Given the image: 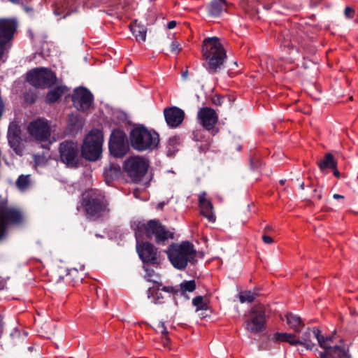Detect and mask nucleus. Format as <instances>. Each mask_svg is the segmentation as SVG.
I'll return each mask as SVG.
<instances>
[{"label":"nucleus","mask_w":358,"mask_h":358,"mask_svg":"<svg viewBox=\"0 0 358 358\" xmlns=\"http://www.w3.org/2000/svg\"><path fill=\"white\" fill-rule=\"evenodd\" d=\"M149 168L150 160L141 155H131L123 162V171L129 181L145 187L150 185L153 177Z\"/></svg>","instance_id":"1"},{"label":"nucleus","mask_w":358,"mask_h":358,"mask_svg":"<svg viewBox=\"0 0 358 358\" xmlns=\"http://www.w3.org/2000/svg\"><path fill=\"white\" fill-rule=\"evenodd\" d=\"M203 66L210 73H215L227 58V52L217 36L204 38L201 45Z\"/></svg>","instance_id":"2"},{"label":"nucleus","mask_w":358,"mask_h":358,"mask_svg":"<svg viewBox=\"0 0 358 358\" xmlns=\"http://www.w3.org/2000/svg\"><path fill=\"white\" fill-rule=\"evenodd\" d=\"M130 146L138 152L157 148L159 144V134L148 129L143 124H135L129 136Z\"/></svg>","instance_id":"3"},{"label":"nucleus","mask_w":358,"mask_h":358,"mask_svg":"<svg viewBox=\"0 0 358 358\" xmlns=\"http://www.w3.org/2000/svg\"><path fill=\"white\" fill-rule=\"evenodd\" d=\"M104 133L103 128H92L85 134L80 146L81 157L90 162H96L102 157Z\"/></svg>","instance_id":"4"},{"label":"nucleus","mask_w":358,"mask_h":358,"mask_svg":"<svg viewBox=\"0 0 358 358\" xmlns=\"http://www.w3.org/2000/svg\"><path fill=\"white\" fill-rule=\"evenodd\" d=\"M168 258L173 266L178 270H184L188 263L194 264L196 260V250L189 241H182L181 243H172L168 248Z\"/></svg>","instance_id":"5"},{"label":"nucleus","mask_w":358,"mask_h":358,"mask_svg":"<svg viewBox=\"0 0 358 358\" xmlns=\"http://www.w3.org/2000/svg\"><path fill=\"white\" fill-rule=\"evenodd\" d=\"M59 161L67 168L78 169L84 166L83 157H81V146L78 141L65 140L59 145Z\"/></svg>","instance_id":"6"},{"label":"nucleus","mask_w":358,"mask_h":358,"mask_svg":"<svg viewBox=\"0 0 358 358\" xmlns=\"http://www.w3.org/2000/svg\"><path fill=\"white\" fill-rule=\"evenodd\" d=\"M57 80L55 72L47 67H36L26 74V81L36 89L51 88Z\"/></svg>","instance_id":"7"},{"label":"nucleus","mask_w":358,"mask_h":358,"mask_svg":"<svg viewBox=\"0 0 358 358\" xmlns=\"http://www.w3.org/2000/svg\"><path fill=\"white\" fill-rule=\"evenodd\" d=\"M138 231H143L149 239L155 238L156 243L165 245L169 238H173V233L169 231L158 220H150L147 224H139Z\"/></svg>","instance_id":"8"},{"label":"nucleus","mask_w":358,"mask_h":358,"mask_svg":"<svg viewBox=\"0 0 358 358\" xmlns=\"http://www.w3.org/2000/svg\"><path fill=\"white\" fill-rule=\"evenodd\" d=\"M129 139L120 128L111 131L108 141L109 155L114 158H123L130 150Z\"/></svg>","instance_id":"9"},{"label":"nucleus","mask_w":358,"mask_h":358,"mask_svg":"<svg viewBox=\"0 0 358 358\" xmlns=\"http://www.w3.org/2000/svg\"><path fill=\"white\" fill-rule=\"evenodd\" d=\"M317 337L320 346L324 349L319 352L318 358H352L349 348L345 345H329L328 342L331 341V337L324 338L320 331H317Z\"/></svg>","instance_id":"10"},{"label":"nucleus","mask_w":358,"mask_h":358,"mask_svg":"<svg viewBox=\"0 0 358 358\" xmlns=\"http://www.w3.org/2000/svg\"><path fill=\"white\" fill-rule=\"evenodd\" d=\"M0 203V239L4 237L7 228L10 225H20L23 223L24 219L20 210L8 208Z\"/></svg>","instance_id":"11"},{"label":"nucleus","mask_w":358,"mask_h":358,"mask_svg":"<svg viewBox=\"0 0 358 358\" xmlns=\"http://www.w3.org/2000/svg\"><path fill=\"white\" fill-rule=\"evenodd\" d=\"M250 319L245 321V329L256 334L266 329V308L262 304L254 306L250 311Z\"/></svg>","instance_id":"12"},{"label":"nucleus","mask_w":358,"mask_h":358,"mask_svg":"<svg viewBox=\"0 0 358 358\" xmlns=\"http://www.w3.org/2000/svg\"><path fill=\"white\" fill-rule=\"evenodd\" d=\"M16 18H0V59L2 58L6 43L11 41L17 29Z\"/></svg>","instance_id":"13"},{"label":"nucleus","mask_w":358,"mask_h":358,"mask_svg":"<svg viewBox=\"0 0 358 358\" xmlns=\"http://www.w3.org/2000/svg\"><path fill=\"white\" fill-rule=\"evenodd\" d=\"M27 132L36 141L45 142L51 136V127L45 119L38 117L29 123Z\"/></svg>","instance_id":"14"},{"label":"nucleus","mask_w":358,"mask_h":358,"mask_svg":"<svg viewBox=\"0 0 358 358\" xmlns=\"http://www.w3.org/2000/svg\"><path fill=\"white\" fill-rule=\"evenodd\" d=\"M73 106L80 112L88 110L94 102L92 93L85 87L79 86L73 90L71 96Z\"/></svg>","instance_id":"15"},{"label":"nucleus","mask_w":358,"mask_h":358,"mask_svg":"<svg viewBox=\"0 0 358 358\" xmlns=\"http://www.w3.org/2000/svg\"><path fill=\"white\" fill-rule=\"evenodd\" d=\"M136 251L144 264L152 265H158L159 264L157 249L151 243L148 241L140 243L137 241Z\"/></svg>","instance_id":"16"},{"label":"nucleus","mask_w":358,"mask_h":358,"mask_svg":"<svg viewBox=\"0 0 358 358\" xmlns=\"http://www.w3.org/2000/svg\"><path fill=\"white\" fill-rule=\"evenodd\" d=\"M199 123L206 130H212L213 135L218 132V129H215V125L218 121V116L215 110L210 107H202L197 115Z\"/></svg>","instance_id":"17"},{"label":"nucleus","mask_w":358,"mask_h":358,"mask_svg":"<svg viewBox=\"0 0 358 358\" xmlns=\"http://www.w3.org/2000/svg\"><path fill=\"white\" fill-rule=\"evenodd\" d=\"M85 124V119L80 114L71 113L67 115L64 133L65 136L75 138L83 130Z\"/></svg>","instance_id":"18"},{"label":"nucleus","mask_w":358,"mask_h":358,"mask_svg":"<svg viewBox=\"0 0 358 358\" xmlns=\"http://www.w3.org/2000/svg\"><path fill=\"white\" fill-rule=\"evenodd\" d=\"M164 116L167 125L171 129H175L182 124L185 113L182 109L173 106L164 109Z\"/></svg>","instance_id":"19"},{"label":"nucleus","mask_w":358,"mask_h":358,"mask_svg":"<svg viewBox=\"0 0 358 358\" xmlns=\"http://www.w3.org/2000/svg\"><path fill=\"white\" fill-rule=\"evenodd\" d=\"M21 129L17 123L12 122L8 129V144L11 148L13 149L14 152L19 156L23 155V150L20 147V144L22 141L21 138Z\"/></svg>","instance_id":"20"},{"label":"nucleus","mask_w":358,"mask_h":358,"mask_svg":"<svg viewBox=\"0 0 358 358\" xmlns=\"http://www.w3.org/2000/svg\"><path fill=\"white\" fill-rule=\"evenodd\" d=\"M317 331L321 333L318 328H313L311 329L310 327L307 328L302 332L301 336L295 337L294 341L291 343V345H302L308 350H312L315 347V343L313 342L312 338H315L317 340Z\"/></svg>","instance_id":"21"},{"label":"nucleus","mask_w":358,"mask_h":358,"mask_svg":"<svg viewBox=\"0 0 358 358\" xmlns=\"http://www.w3.org/2000/svg\"><path fill=\"white\" fill-rule=\"evenodd\" d=\"M69 91V88L64 85H58L57 84L51 87L46 94L45 102L48 104H54L61 101L62 96Z\"/></svg>","instance_id":"22"},{"label":"nucleus","mask_w":358,"mask_h":358,"mask_svg":"<svg viewBox=\"0 0 358 358\" xmlns=\"http://www.w3.org/2000/svg\"><path fill=\"white\" fill-rule=\"evenodd\" d=\"M123 174H124L123 167L121 168L119 164L113 162H110L103 172L104 180L107 185H110L113 181L118 180Z\"/></svg>","instance_id":"23"},{"label":"nucleus","mask_w":358,"mask_h":358,"mask_svg":"<svg viewBox=\"0 0 358 358\" xmlns=\"http://www.w3.org/2000/svg\"><path fill=\"white\" fill-rule=\"evenodd\" d=\"M83 208L85 215L88 217H97L101 215V213L106 208L105 203H81L80 206H78V210Z\"/></svg>","instance_id":"24"},{"label":"nucleus","mask_w":358,"mask_h":358,"mask_svg":"<svg viewBox=\"0 0 358 358\" xmlns=\"http://www.w3.org/2000/svg\"><path fill=\"white\" fill-rule=\"evenodd\" d=\"M157 286L149 287L147 290L148 298L151 299L155 304H162L164 303V296L159 292L160 287L162 286L161 282H155Z\"/></svg>","instance_id":"25"},{"label":"nucleus","mask_w":358,"mask_h":358,"mask_svg":"<svg viewBox=\"0 0 358 358\" xmlns=\"http://www.w3.org/2000/svg\"><path fill=\"white\" fill-rule=\"evenodd\" d=\"M317 165L322 172L325 170L331 169L338 166V162L331 152L324 154L323 159L317 162Z\"/></svg>","instance_id":"26"},{"label":"nucleus","mask_w":358,"mask_h":358,"mask_svg":"<svg viewBox=\"0 0 358 358\" xmlns=\"http://www.w3.org/2000/svg\"><path fill=\"white\" fill-rule=\"evenodd\" d=\"M105 196L101 190L89 189L82 194L81 201H103Z\"/></svg>","instance_id":"27"},{"label":"nucleus","mask_w":358,"mask_h":358,"mask_svg":"<svg viewBox=\"0 0 358 358\" xmlns=\"http://www.w3.org/2000/svg\"><path fill=\"white\" fill-rule=\"evenodd\" d=\"M287 324L295 332H299L301 327L304 326L301 317L292 313H287L285 315Z\"/></svg>","instance_id":"28"},{"label":"nucleus","mask_w":358,"mask_h":358,"mask_svg":"<svg viewBox=\"0 0 358 358\" xmlns=\"http://www.w3.org/2000/svg\"><path fill=\"white\" fill-rule=\"evenodd\" d=\"M201 214L205 217L208 222L214 223L216 221V216L212 203H199Z\"/></svg>","instance_id":"29"},{"label":"nucleus","mask_w":358,"mask_h":358,"mask_svg":"<svg viewBox=\"0 0 358 358\" xmlns=\"http://www.w3.org/2000/svg\"><path fill=\"white\" fill-rule=\"evenodd\" d=\"M137 22L138 20H135L130 23V31L132 32L134 35H135L137 41H139L140 40L145 41L146 38L147 29L143 26H141L140 24L137 25Z\"/></svg>","instance_id":"30"},{"label":"nucleus","mask_w":358,"mask_h":358,"mask_svg":"<svg viewBox=\"0 0 358 358\" xmlns=\"http://www.w3.org/2000/svg\"><path fill=\"white\" fill-rule=\"evenodd\" d=\"M226 6V0H213L209 6V13L213 16H218L221 14Z\"/></svg>","instance_id":"31"},{"label":"nucleus","mask_w":358,"mask_h":358,"mask_svg":"<svg viewBox=\"0 0 358 358\" xmlns=\"http://www.w3.org/2000/svg\"><path fill=\"white\" fill-rule=\"evenodd\" d=\"M180 144V138L178 135L169 138L168 141V150L166 152L167 157H172L178 151L177 148Z\"/></svg>","instance_id":"32"},{"label":"nucleus","mask_w":358,"mask_h":358,"mask_svg":"<svg viewBox=\"0 0 358 358\" xmlns=\"http://www.w3.org/2000/svg\"><path fill=\"white\" fill-rule=\"evenodd\" d=\"M308 189L306 191V197L302 201H312L313 200H321L323 198L321 190L317 188H312L311 182L307 185Z\"/></svg>","instance_id":"33"},{"label":"nucleus","mask_w":358,"mask_h":358,"mask_svg":"<svg viewBox=\"0 0 358 358\" xmlns=\"http://www.w3.org/2000/svg\"><path fill=\"white\" fill-rule=\"evenodd\" d=\"M236 100V98L234 95L227 94L224 96L216 94L213 97H212L211 101L214 105L221 106L222 104H231Z\"/></svg>","instance_id":"34"},{"label":"nucleus","mask_w":358,"mask_h":358,"mask_svg":"<svg viewBox=\"0 0 358 358\" xmlns=\"http://www.w3.org/2000/svg\"><path fill=\"white\" fill-rule=\"evenodd\" d=\"M259 294L255 291L245 290L240 292L238 294V299L241 303H252Z\"/></svg>","instance_id":"35"},{"label":"nucleus","mask_w":358,"mask_h":358,"mask_svg":"<svg viewBox=\"0 0 358 358\" xmlns=\"http://www.w3.org/2000/svg\"><path fill=\"white\" fill-rule=\"evenodd\" d=\"M295 337L296 334H294L276 332L273 335V340L275 342H287L291 345V343L294 341Z\"/></svg>","instance_id":"36"},{"label":"nucleus","mask_w":358,"mask_h":358,"mask_svg":"<svg viewBox=\"0 0 358 358\" xmlns=\"http://www.w3.org/2000/svg\"><path fill=\"white\" fill-rule=\"evenodd\" d=\"M196 282L194 280H184L180 284V289L181 295H185L186 292H192L196 289Z\"/></svg>","instance_id":"37"},{"label":"nucleus","mask_w":358,"mask_h":358,"mask_svg":"<svg viewBox=\"0 0 358 358\" xmlns=\"http://www.w3.org/2000/svg\"><path fill=\"white\" fill-rule=\"evenodd\" d=\"M17 187L20 190L26 189L30 184L29 175H21L15 182Z\"/></svg>","instance_id":"38"},{"label":"nucleus","mask_w":358,"mask_h":358,"mask_svg":"<svg viewBox=\"0 0 358 358\" xmlns=\"http://www.w3.org/2000/svg\"><path fill=\"white\" fill-rule=\"evenodd\" d=\"M192 305L196 308V310L207 309V304L203 301L202 296L194 297L192 299Z\"/></svg>","instance_id":"39"},{"label":"nucleus","mask_w":358,"mask_h":358,"mask_svg":"<svg viewBox=\"0 0 358 358\" xmlns=\"http://www.w3.org/2000/svg\"><path fill=\"white\" fill-rule=\"evenodd\" d=\"M155 331L162 334V335L164 337V338L169 341V338L168 337V331L165 326L164 322H159L155 328Z\"/></svg>","instance_id":"40"},{"label":"nucleus","mask_w":358,"mask_h":358,"mask_svg":"<svg viewBox=\"0 0 358 358\" xmlns=\"http://www.w3.org/2000/svg\"><path fill=\"white\" fill-rule=\"evenodd\" d=\"M299 43L301 45V47L303 50H306L309 54L315 55L316 53L317 49L314 45L309 44L307 42L303 41H299Z\"/></svg>","instance_id":"41"},{"label":"nucleus","mask_w":358,"mask_h":358,"mask_svg":"<svg viewBox=\"0 0 358 358\" xmlns=\"http://www.w3.org/2000/svg\"><path fill=\"white\" fill-rule=\"evenodd\" d=\"M24 102L29 105H32L36 102V94H29L28 92L24 93Z\"/></svg>","instance_id":"42"},{"label":"nucleus","mask_w":358,"mask_h":358,"mask_svg":"<svg viewBox=\"0 0 358 358\" xmlns=\"http://www.w3.org/2000/svg\"><path fill=\"white\" fill-rule=\"evenodd\" d=\"M241 70L238 69V62H234L229 65L227 73L229 76L239 73Z\"/></svg>","instance_id":"43"},{"label":"nucleus","mask_w":358,"mask_h":358,"mask_svg":"<svg viewBox=\"0 0 358 358\" xmlns=\"http://www.w3.org/2000/svg\"><path fill=\"white\" fill-rule=\"evenodd\" d=\"M344 13L346 17L352 19L355 15V10L352 7L347 6Z\"/></svg>","instance_id":"44"},{"label":"nucleus","mask_w":358,"mask_h":358,"mask_svg":"<svg viewBox=\"0 0 358 358\" xmlns=\"http://www.w3.org/2000/svg\"><path fill=\"white\" fill-rule=\"evenodd\" d=\"M171 50L173 52H176L177 54H178L181 50L182 48L180 47V44L176 41H174L171 44Z\"/></svg>","instance_id":"45"},{"label":"nucleus","mask_w":358,"mask_h":358,"mask_svg":"<svg viewBox=\"0 0 358 358\" xmlns=\"http://www.w3.org/2000/svg\"><path fill=\"white\" fill-rule=\"evenodd\" d=\"M160 289L164 292L172 293V294H177L178 292H179L178 289H176L175 287H171H171L164 286L162 288H160Z\"/></svg>","instance_id":"46"},{"label":"nucleus","mask_w":358,"mask_h":358,"mask_svg":"<svg viewBox=\"0 0 358 358\" xmlns=\"http://www.w3.org/2000/svg\"><path fill=\"white\" fill-rule=\"evenodd\" d=\"M210 148V144L208 143H206L204 144H201L199 146V150L201 152H206Z\"/></svg>","instance_id":"47"},{"label":"nucleus","mask_w":358,"mask_h":358,"mask_svg":"<svg viewBox=\"0 0 358 358\" xmlns=\"http://www.w3.org/2000/svg\"><path fill=\"white\" fill-rule=\"evenodd\" d=\"M262 238L263 241L266 244H271L273 242V238L271 236H267L266 233H264Z\"/></svg>","instance_id":"48"},{"label":"nucleus","mask_w":358,"mask_h":358,"mask_svg":"<svg viewBox=\"0 0 358 358\" xmlns=\"http://www.w3.org/2000/svg\"><path fill=\"white\" fill-rule=\"evenodd\" d=\"M206 193L205 192H201L198 197L197 201H210V200H208L206 198Z\"/></svg>","instance_id":"49"},{"label":"nucleus","mask_w":358,"mask_h":358,"mask_svg":"<svg viewBox=\"0 0 358 358\" xmlns=\"http://www.w3.org/2000/svg\"><path fill=\"white\" fill-rule=\"evenodd\" d=\"M331 170L332 171L333 174H334V176L336 178H341V173L339 172V171L338 170V166H334V168H332Z\"/></svg>","instance_id":"50"},{"label":"nucleus","mask_w":358,"mask_h":358,"mask_svg":"<svg viewBox=\"0 0 358 358\" xmlns=\"http://www.w3.org/2000/svg\"><path fill=\"white\" fill-rule=\"evenodd\" d=\"M41 158H44V156L43 155H35L34 156V162H35L36 166L39 165L40 159Z\"/></svg>","instance_id":"51"},{"label":"nucleus","mask_w":358,"mask_h":358,"mask_svg":"<svg viewBox=\"0 0 358 358\" xmlns=\"http://www.w3.org/2000/svg\"><path fill=\"white\" fill-rule=\"evenodd\" d=\"M176 24H177L176 21L171 20V21L168 22L166 27L169 29H173L174 27H176Z\"/></svg>","instance_id":"52"},{"label":"nucleus","mask_w":358,"mask_h":358,"mask_svg":"<svg viewBox=\"0 0 358 358\" xmlns=\"http://www.w3.org/2000/svg\"><path fill=\"white\" fill-rule=\"evenodd\" d=\"M193 135H194V139L196 141H199L202 138L201 134H200L199 131H193Z\"/></svg>","instance_id":"53"},{"label":"nucleus","mask_w":358,"mask_h":358,"mask_svg":"<svg viewBox=\"0 0 358 358\" xmlns=\"http://www.w3.org/2000/svg\"><path fill=\"white\" fill-rule=\"evenodd\" d=\"M145 271H146V274L148 277L151 278L155 275V271L153 269H149L148 268H145Z\"/></svg>","instance_id":"54"},{"label":"nucleus","mask_w":358,"mask_h":358,"mask_svg":"<svg viewBox=\"0 0 358 358\" xmlns=\"http://www.w3.org/2000/svg\"><path fill=\"white\" fill-rule=\"evenodd\" d=\"M250 164L252 169H256L258 167L257 163L255 162L252 157L250 159Z\"/></svg>","instance_id":"55"},{"label":"nucleus","mask_w":358,"mask_h":358,"mask_svg":"<svg viewBox=\"0 0 358 358\" xmlns=\"http://www.w3.org/2000/svg\"><path fill=\"white\" fill-rule=\"evenodd\" d=\"M140 193L141 190L138 188H136L134 189L133 194L136 199H139Z\"/></svg>","instance_id":"56"},{"label":"nucleus","mask_w":358,"mask_h":358,"mask_svg":"<svg viewBox=\"0 0 358 358\" xmlns=\"http://www.w3.org/2000/svg\"><path fill=\"white\" fill-rule=\"evenodd\" d=\"M273 228L272 227V226L266 225L264 229V233H267V232L273 231Z\"/></svg>","instance_id":"57"},{"label":"nucleus","mask_w":358,"mask_h":358,"mask_svg":"<svg viewBox=\"0 0 358 358\" xmlns=\"http://www.w3.org/2000/svg\"><path fill=\"white\" fill-rule=\"evenodd\" d=\"M333 198L334 199L338 200V199H344V196L343 195H341V194H334Z\"/></svg>","instance_id":"58"},{"label":"nucleus","mask_w":358,"mask_h":358,"mask_svg":"<svg viewBox=\"0 0 358 358\" xmlns=\"http://www.w3.org/2000/svg\"><path fill=\"white\" fill-rule=\"evenodd\" d=\"M118 119L122 120L123 121L127 119V114L124 113H122V115L120 117H118Z\"/></svg>","instance_id":"59"},{"label":"nucleus","mask_w":358,"mask_h":358,"mask_svg":"<svg viewBox=\"0 0 358 358\" xmlns=\"http://www.w3.org/2000/svg\"><path fill=\"white\" fill-rule=\"evenodd\" d=\"M299 185L301 189H304L305 183L302 180H299Z\"/></svg>","instance_id":"60"},{"label":"nucleus","mask_w":358,"mask_h":358,"mask_svg":"<svg viewBox=\"0 0 358 358\" xmlns=\"http://www.w3.org/2000/svg\"><path fill=\"white\" fill-rule=\"evenodd\" d=\"M165 203H159L157 208L159 210H162L164 206Z\"/></svg>","instance_id":"61"},{"label":"nucleus","mask_w":358,"mask_h":358,"mask_svg":"<svg viewBox=\"0 0 358 358\" xmlns=\"http://www.w3.org/2000/svg\"><path fill=\"white\" fill-rule=\"evenodd\" d=\"M187 75H188V70L187 69H186L185 71L182 72V77L183 78H187Z\"/></svg>","instance_id":"62"},{"label":"nucleus","mask_w":358,"mask_h":358,"mask_svg":"<svg viewBox=\"0 0 358 358\" xmlns=\"http://www.w3.org/2000/svg\"><path fill=\"white\" fill-rule=\"evenodd\" d=\"M72 94H68L64 96V101H67L69 99L71 100Z\"/></svg>","instance_id":"63"},{"label":"nucleus","mask_w":358,"mask_h":358,"mask_svg":"<svg viewBox=\"0 0 358 358\" xmlns=\"http://www.w3.org/2000/svg\"><path fill=\"white\" fill-rule=\"evenodd\" d=\"M54 13L56 15H60L62 14V13L59 10V8L55 9Z\"/></svg>","instance_id":"64"}]
</instances>
